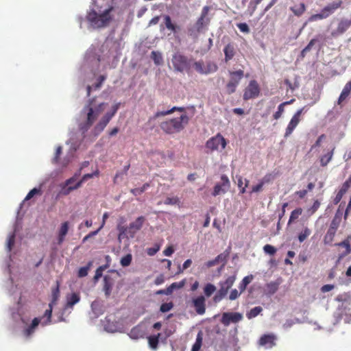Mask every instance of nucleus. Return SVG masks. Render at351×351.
<instances>
[{
	"label": "nucleus",
	"instance_id": "obj_35",
	"mask_svg": "<svg viewBox=\"0 0 351 351\" xmlns=\"http://www.w3.org/2000/svg\"><path fill=\"white\" fill-rule=\"evenodd\" d=\"M80 300L79 294L73 293L70 297L67 298L66 307L72 308Z\"/></svg>",
	"mask_w": 351,
	"mask_h": 351
},
{
	"label": "nucleus",
	"instance_id": "obj_16",
	"mask_svg": "<svg viewBox=\"0 0 351 351\" xmlns=\"http://www.w3.org/2000/svg\"><path fill=\"white\" fill-rule=\"evenodd\" d=\"M243 316L239 313H224L222 315L221 323L224 326H228L231 322L237 323L241 321Z\"/></svg>",
	"mask_w": 351,
	"mask_h": 351
},
{
	"label": "nucleus",
	"instance_id": "obj_31",
	"mask_svg": "<svg viewBox=\"0 0 351 351\" xmlns=\"http://www.w3.org/2000/svg\"><path fill=\"white\" fill-rule=\"evenodd\" d=\"M292 12L297 16H302L306 11V5L304 3L295 5L290 8Z\"/></svg>",
	"mask_w": 351,
	"mask_h": 351
},
{
	"label": "nucleus",
	"instance_id": "obj_36",
	"mask_svg": "<svg viewBox=\"0 0 351 351\" xmlns=\"http://www.w3.org/2000/svg\"><path fill=\"white\" fill-rule=\"evenodd\" d=\"M160 334L158 333L157 335H152L148 337V343L149 347L153 350H156L158 346L159 337Z\"/></svg>",
	"mask_w": 351,
	"mask_h": 351
},
{
	"label": "nucleus",
	"instance_id": "obj_47",
	"mask_svg": "<svg viewBox=\"0 0 351 351\" xmlns=\"http://www.w3.org/2000/svg\"><path fill=\"white\" fill-rule=\"evenodd\" d=\"M216 291V287L211 283H208L204 288V293L206 297H210Z\"/></svg>",
	"mask_w": 351,
	"mask_h": 351
},
{
	"label": "nucleus",
	"instance_id": "obj_54",
	"mask_svg": "<svg viewBox=\"0 0 351 351\" xmlns=\"http://www.w3.org/2000/svg\"><path fill=\"white\" fill-rule=\"evenodd\" d=\"M350 93L348 92L345 91L344 90H342L338 100H337V104L341 106V108L343 106V103L344 101L347 99V97L349 96Z\"/></svg>",
	"mask_w": 351,
	"mask_h": 351
},
{
	"label": "nucleus",
	"instance_id": "obj_53",
	"mask_svg": "<svg viewBox=\"0 0 351 351\" xmlns=\"http://www.w3.org/2000/svg\"><path fill=\"white\" fill-rule=\"evenodd\" d=\"M99 173V171L98 170H96L94 173H86V174H84L82 178H81L80 180L77 181V183H80V186L82 185V184L86 182L87 180L90 179V178H92L94 176H98Z\"/></svg>",
	"mask_w": 351,
	"mask_h": 351
},
{
	"label": "nucleus",
	"instance_id": "obj_10",
	"mask_svg": "<svg viewBox=\"0 0 351 351\" xmlns=\"http://www.w3.org/2000/svg\"><path fill=\"white\" fill-rule=\"evenodd\" d=\"M229 74L230 79L226 84V92L230 95L236 91L237 86L244 75V72L239 69L236 71H229Z\"/></svg>",
	"mask_w": 351,
	"mask_h": 351
},
{
	"label": "nucleus",
	"instance_id": "obj_57",
	"mask_svg": "<svg viewBox=\"0 0 351 351\" xmlns=\"http://www.w3.org/2000/svg\"><path fill=\"white\" fill-rule=\"evenodd\" d=\"M82 171V168H80L77 172L75 173V174L70 178L67 179L65 181L66 186H69L71 184V182H75L78 178V177L80 176Z\"/></svg>",
	"mask_w": 351,
	"mask_h": 351
},
{
	"label": "nucleus",
	"instance_id": "obj_20",
	"mask_svg": "<svg viewBox=\"0 0 351 351\" xmlns=\"http://www.w3.org/2000/svg\"><path fill=\"white\" fill-rule=\"evenodd\" d=\"M339 318L343 320L346 324H350L351 322V313L349 308L341 306L339 308Z\"/></svg>",
	"mask_w": 351,
	"mask_h": 351
},
{
	"label": "nucleus",
	"instance_id": "obj_5",
	"mask_svg": "<svg viewBox=\"0 0 351 351\" xmlns=\"http://www.w3.org/2000/svg\"><path fill=\"white\" fill-rule=\"evenodd\" d=\"M342 4L343 1L341 0H336L332 3H328L322 9L320 13L311 15L308 18V21L313 22L328 18L337 10L341 8Z\"/></svg>",
	"mask_w": 351,
	"mask_h": 351
},
{
	"label": "nucleus",
	"instance_id": "obj_59",
	"mask_svg": "<svg viewBox=\"0 0 351 351\" xmlns=\"http://www.w3.org/2000/svg\"><path fill=\"white\" fill-rule=\"evenodd\" d=\"M180 202V199L177 197H167L164 202L166 205H176Z\"/></svg>",
	"mask_w": 351,
	"mask_h": 351
},
{
	"label": "nucleus",
	"instance_id": "obj_49",
	"mask_svg": "<svg viewBox=\"0 0 351 351\" xmlns=\"http://www.w3.org/2000/svg\"><path fill=\"white\" fill-rule=\"evenodd\" d=\"M351 186V175L349 176V178L344 182V183L342 184L341 189L338 192H339L341 194L344 195L349 188Z\"/></svg>",
	"mask_w": 351,
	"mask_h": 351
},
{
	"label": "nucleus",
	"instance_id": "obj_44",
	"mask_svg": "<svg viewBox=\"0 0 351 351\" xmlns=\"http://www.w3.org/2000/svg\"><path fill=\"white\" fill-rule=\"evenodd\" d=\"M193 66L197 73L204 75L203 72L205 71L206 64H204V62L202 60L194 62Z\"/></svg>",
	"mask_w": 351,
	"mask_h": 351
},
{
	"label": "nucleus",
	"instance_id": "obj_8",
	"mask_svg": "<svg viewBox=\"0 0 351 351\" xmlns=\"http://www.w3.org/2000/svg\"><path fill=\"white\" fill-rule=\"evenodd\" d=\"M236 280L235 276H228L224 281L219 282L220 288L213 298L215 302H220L228 293Z\"/></svg>",
	"mask_w": 351,
	"mask_h": 351
},
{
	"label": "nucleus",
	"instance_id": "obj_17",
	"mask_svg": "<svg viewBox=\"0 0 351 351\" xmlns=\"http://www.w3.org/2000/svg\"><path fill=\"white\" fill-rule=\"evenodd\" d=\"M351 25V21L347 19H341L338 23L337 28L331 32L333 37L343 34Z\"/></svg>",
	"mask_w": 351,
	"mask_h": 351
},
{
	"label": "nucleus",
	"instance_id": "obj_51",
	"mask_svg": "<svg viewBox=\"0 0 351 351\" xmlns=\"http://www.w3.org/2000/svg\"><path fill=\"white\" fill-rule=\"evenodd\" d=\"M149 186V184L148 183H145L140 188H136V189H131L130 192L134 195H141V193H143Z\"/></svg>",
	"mask_w": 351,
	"mask_h": 351
},
{
	"label": "nucleus",
	"instance_id": "obj_50",
	"mask_svg": "<svg viewBox=\"0 0 351 351\" xmlns=\"http://www.w3.org/2000/svg\"><path fill=\"white\" fill-rule=\"evenodd\" d=\"M53 306L52 304H49V308L45 311L44 316L47 317V320L43 323V325H47L51 322Z\"/></svg>",
	"mask_w": 351,
	"mask_h": 351
},
{
	"label": "nucleus",
	"instance_id": "obj_11",
	"mask_svg": "<svg viewBox=\"0 0 351 351\" xmlns=\"http://www.w3.org/2000/svg\"><path fill=\"white\" fill-rule=\"evenodd\" d=\"M226 145V140L221 134L218 133L217 135L207 141L206 147L210 150L214 151L219 149V147H221V149H223Z\"/></svg>",
	"mask_w": 351,
	"mask_h": 351
},
{
	"label": "nucleus",
	"instance_id": "obj_43",
	"mask_svg": "<svg viewBox=\"0 0 351 351\" xmlns=\"http://www.w3.org/2000/svg\"><path fill=\"white\" fill-rule=\"evenodd\" d=\"M202 344V333L199 332L195 343L193 345L191 351H199Z\"/></svg>",
	"mask_w": 351,
	"mask_h": 351
},
{
	"label": "nucleus",
	"instance_id": "obj_41",
	"mask_svg": "<svg viewBox=\"0 0 351 351\" xmlns=\"http://www.w3.org/2000/svg\"><path fill=\"white\" fill-rule=\"evenodd\" d=\"M311 234V230L305 227L298 234V240L300 243L304 242Z\"/></svg>",
	"mask_w": 351,
	"mask_h": 351
},
{
	"label": "nucleus",
	"instance_id": "obj_29",
	"mask_svg": "<svg viewBox=\"0 0 351 351\" xmlns=\"http://www.w3.org/2000/svg\"><path fill=\"white\" fill-rule=\"evenodd\" d=\"M335 149V147H333L330 151L320 158V165L322 167H326L331 161L333 157Z\"/></svg>",
	"mask_w": 351,
	"mask_h": 351
},
{
	"label": "nucleus",
	"instance_id": "obj_26",
	"mask_svg": "<svg viewBox=\"0 0 351 351\" xmlns=\"http://www.w3.org/2000/svg\"><path fill=\"white\" fill-rule=\"evenodd\" d=\"M69 230V222L65 221L61 224L58 232V243L61 244L64 240L65 236L67 234Z\"/></svg>",
	"mask_w": 351,
	"mask_h": 351
},
{
	"label": "nucleus",
	"instance_id": "obj_7",
	"mask_svg": "<svg viewBox=\"0 0 351 351\" xmlns=\"http://www.w3.org/2000/svg\"><path fill=\"white\" fill-rule=\"evenodd\" d=\"M171 61L176 71L179 72H189L192 59H189L186 56L180 53H176L173 56Z\"/></svg>",
	"mask_w": 351,
	"mask_h": 351
},
{
	"label": "nucleus",
	"instance_id": "obj_25",
	"mask_svg": "<svg viewBox=\"0 0 351 351\" xmlns=\"http://www.w3.org/2000/svg\"><path fill=\"white\" fill-rule=\"evenodd\" d=\"M335 245L343 247L345 248V251L341 254H339V259H341L351 253V246L350 244V241L348 239H346L340 243H336Z\"/></svg>",
	"mask_w": 351,
	"mask_h": 351
},
{
	"label": "nucleus",
	"instance_id": "obj_61",
	"mask_svg": "<svg viewBox=\"0 0 351 351\" xmlns=\"http://www.w3.org/2000/svg\"><path fill=\"white\" fill-rule=\"evenodd\" d=\"M15 241V234L13 233L9 236L8 239L7 247L9 252L12 250V248L14 244Z\"/></svg>",
	"mask_w": 351,
	"mask_h": 351
},
{
	"label": "nucleus",
	"instance_id": "obj_27",
	"mask_svg": "<svg viewBox=\"0 0 351 351\" xmlns=\"http://www.w3.org/2000/svg\"><path fill=\"white\" fill-rule=\"evenodd\" d=\"M176 111L184 112L185 111V108L174 106V107L171 108L170 110H168L158 111L154 114V117L155 118H158V117H164V116L172 114L173 112H174Z\"/></svg>",
	"mask_w": 351,
	"mask_h": 351
},
{
	"label": "nucleus",
	"instance_id": "obj_37",
	"mask_svg": "<svg viewBox=\"0 0 351 351\" xmlns=\"http://www.w3.org/2000/svg\"><path fill=\"white\" fill-rule=\"evenodd\" d=\"M52 299L49 304H52V305L56 304V302L60 296V284L59 282H56V287L52 289L51 291Z\"/></svg>",
	"mask_w": 351,
	"mask_h": 351
},
{
	"label": "nucleus",
	"instance_id": "obj_22",
	"mask_svg": "<svg viewBox=\"0 0 351 351\" xmlns=\"http://www.w3.org/2000/svg\"><path fill=\"white\" fill-rule=\"evenodd\" d=\"M40 322V319L38 317H35L32 320V324L23 330V335L26 338L30 337V336L34 332L35 329L38 326Z\"/></svg>",
	"mask_w": 351,
	"mask_h": 351
},
{
	"label": "nucleus",
	"instance_id": "obj_14",
	"mask_svg": "<svg viewBox=\"0 0 351 351\" xmlns=\"http://www.w3.org/2000/svg\"><path fill=\"white\" fill-rule=\"evenodd\" d=\"M230 187V181L226 175L221 176V182L215 184L212 195L217 196L221 193H225Z\"/></svg>",
	"mask_w": 351,
	"mask_h": 351
},
{
	"label": "nucleus",
	"instance_id": "obj_42",
	"mask_svg": "<svg viewBox=\"0 0 351 351\" xmlns=\"http://www.w3.org/2000/svg\"><path fill=\"white\" fill-rule=\"evenodd\" d=\"M165 24L166 27L173 32H176L177 29H179L178 26L172 23L171 17L169 15L165 16Z\"/></svg>",
	"mask_w": 351,
	"mask_h": 351
},
{
	"label": "nucleus",
	"instance_id": "obj_40",
	"mask_svg": "<svg viewBox=\"0 0 351 351\" xmlns=\"http://www.w3.org/2000/svg\"><path fill=\"white\" fill-rule=\"evenodd\" d=\"M263 311V308L260 306H256L252 308L249 312L246 313V317L250 319L254 317H256Z\"/></svg>",
	"mask_w": 351,
	"mask_h": 351
},
{
	"label": "nucleus",
	"instance_id": "obj_64",
	"mask_svg": "<svg viewBox=\"0 0 351 351\" xmlns=\"http://www.w3.org/2000/svg\"><path fill=\"white\" fill-rule=\"evenodd\" d=\"M106 79V77L105 75H100L97 79V82L95 83V84L93 86L94 89L97 90L101 88L103 82Z\"/></svg>",
	"mask_w": 351,
	"mask_h": 351
},
{
	"label": "nucleus",
	"instance_id": "obj_2",
	"mask_svg": "<svg viewBox=\"0 0 351 351\" xmlns=\"http://www.w3.org/2000/svg\"><path fill=\"white\" fill-rule=\"evenodd\" d=\"M189 122V117L186 113L179 117L167 119L160 123V129L167 134H173L182 131Z\"/></svg>",
	"mask_w": 351,
	"mask_h": 351
},
{
	"label": "nucleus",
	"instance_id": "obj_52",
	"mask_svg": "<svg viewBox=\"0 0 351 351\" xmlns=\"http://www.w3.org/2000/svg\"><path fill=\"white\" fill-rule=\"evenodd\" d=\"M132 260V254H128L127 255H125V256L121 258L120 263L123 267H128L131 264Z\"/></svg>",
	"mask_w": 351,
	"mask_h": 351
},
{
	"label": "nucleus",
	"instance_id": "obj_19",
	"mask_svg": "<svg viewBox=\"0 0 351 351\" xmlns=\"http://www.w3.org/2000/svg\"><path fill=\"white\" fill-rule=\"evenodd\" d=\"M276 337L273 334L263 335L259 339V344L267 348H272L275 345Z\"/></svg>",
	"mask_w": 351,
	"mask_h": 351
},
{
	"label": "nucleus",
	"instance_id": "obj_18",
	"mask_svg": "<svg viewBox=\"0 0 351 351\" xmlns=\"http://www.w3.org/2000/svg\"><path fill=\"white\" fill-rule=\"evenodd\" d=\"M223 53L225 62H229L236 54V45L234 43H229L224 47Z\"/></svg>",
	"mask_w": 351,
	"mask_h": 351
},
{
	"label": "nucleus",
	"instance_id": "obj_56",
	"mask_svg": "<svg viewBox=\"0 0 351 351\" xmlns=\"http://www.w3.org/2000/svg\"><path fill=\"white\" fill-rule=\"evenodd\" d=\"M173 307V303L172 302L163 303L160 307V311L162 313H167L171 311Z\"/></svg>",
	"mask_w": 351,
	"mask_h": 351
},
{
	"label": "nucleus",
	"instance_id": "obj_58",
	"mask_svg": "<svg viewBox=\"0 0 351 351\" xmlns=\"http://www.w3.org/2000/svg\"><path fill=\"white\" fill-rule=\"evenodd\" d=\"M37 194H41V191L40 189H37V188H34L33 189H32L28 193L27 195H26L25 198V201H27V200H29L30 199H32L35 195H37Z\"/></svg>",
	"mask_w": 351,
	"mask_h": 351
},
{
	"label": "nucleus",
	"instance_id": "obj_34",
	"mask_svg": "<svg viewBox=\"0 0 351 351\" xmlns=\"http://www.w3.org/2000/svg\"><path fill=\"white\" fill-rule=\"evenodd\" d=\"M302 211L303 210L302 208H297L295 210H293L290 215L288 225L291 224L295 220H297L299 218V217L302 214Z\"/></svg>",
	"mask_w": 351,
	"mask_h": 351
},
{
	"label": "nucleus",
	"instance_id": "obj_60",
	"mask_svg": "<svg viewBox=\"0 0 351 351\" xmlns=\"http://www.w3.org/2000/svg\"><path fill=\"white\" fill-rule=\"evenodd\" d=\"M263 250L266 254L269 255H274L276 252V249L269 244H267L263 247Z\"/></svg>",
	"mask_w": 351,
	"mask_h": 351
},
{
	"label": "nucleus",
	"instance_id": "obj_46",
	"mask_svg": "<svg viewBox=\"0 0 351 351\" xmlns=\"http://www.w3.org/2000/svg\"><path fill=\"white\" fill-rule=\"evenodd\" d=\"M92 265V262H89L88 265L85 267H82L79 269L77 276L79 278H83L88 275V271Z\"/></svg>",
	"mask_w": 351,
	"mask_h": 351
},
{
	"label": "nucleus",
	"instance_id": "obj_48",
	"mask_svg": "<svg viewBox=\"0 0 351 351\" xmlns=\"http://www.w3.org/2000/svg\"><path fill=\"white\" fill-rule=\"evenodd\" d=\"M280 282H271L267 285V289L270 294L275 293L279 287Z\"/></svg>",
	"mask_w": 351,
	"mask_h": 351
},
{
	"label": "nucleus",
	"instance_id": "obj_1",
	"mask_svg": "<svg viewBox=\"0 0 351 351\" xmlns=\"http://www.w3.org/2000/svg\"><path fill=\"white\" fill-rule=\"evenodd\" d=\"M107 104L104 102L97 103L96 97L89 99L82 110V114H86L85 123L80 125V130L83 132H87L97 120L99 115L104 110Z\"/></svg>",
	"mask_w": 351,
	"mask_h": 351
},
{
	"label": "nucleus",
	"instance_id": "obj_33",
	"mask_svg": "<svg viewBox=\"0 0 351 351\" xmlns=\"http://www.w3.org/2000/svg\"><path fill=\"white\" fill-rule=\"evenodd\" d=\"M80 187V183H75L73 186H66L65 182L64 183L63 186L62 187L61 193L64 195H68L70 194L71 192H72L74 190H76Z\"/></svg>",
	"mask_w": 351,
	"mask_h": 351
},
{
	"label": "nucleus",
	"instance_id": "obj_3",
	"mask_svg": "<svg viewBox=\"0 0 351 351\" xmlns=\"http://www.w3.org/2000/svg\"><path fill=\"white\" fill-rule=\"evenodd\" d=\"M145 221V217L140 216L137 217L135 221L130 223L128 227L119 226L117 229L119 230L118 240L119 242L124 239L134 238L136 233L142 228Z\"/></svg>",
	"mask_w": 351,
	"mask_h": 351
},
{
	"label": "nucleus",
	"instance_id": "obj_55",
	"mask_svg": "<svg viewBox=\"0 0 351 351\" xmlns=\"http://www.w3.org/2000/svg\"><path fill=\"white\" fill-rule=\"evenodd\" d=\"M262 0H251L249 4V10H250V14L252 16L256 10L257 5Z\"/></svg>",
	"mask_w": 351,
	"mask_h": 351
},
{
	"label": "nucleus",
	"instance_id": "obj_12",
	"mask_svg": "<svg viewBox=\"0 0 351 351\" xmlns=\"http://www.w3.org/2000/svg\"><path fill=\"white\" fill-rule=\"evenodd\" d=\"M260 87L258 82L252 80L250 82L245 88L243 93V99L247 101L253 98H256L259 95Z\"/></svg>",
	"mask_w": 351,
	"mask_h": 351
},
{
	"label": "nucleus",
	"instance_id": "obj_28",
	"mask_svg": "<svg viewBox=\"0 0 351 351\" xmlns=\"http://www.w3.org/2000/svg\"><path fill=\"white\" fill-rule=\"evenodd\" d=\"M336 232V230L328 228L326 234L324 237V243L325 245H330L334 240Z\"/></svg>",
	"mask_w": 351,
	"mask_h": 351
},
{
	"label": "nucleus",
	"instance_id": "obj_23",
	"mask_svg": "<svg viewBox=\"0 0 351 351\" xmlns=\"http://www.w3.org/2000/svg\"><path fill=\"white\" fill-rule=\"evenodd\" d=\"M128 335L131 339H138L144 337L145 330L141 326H136L131 329Z\"/></svg>",
	"mask_w": 351,
	"mask_h": 351
},
{
	"label": "nucleus",
	"instance_id": "obj_30",
	"mask_svg": "<svg viewBox=\"0 0 351 351\" xmlns=\"http://www.w3.org/2000/svg\"><path fill=\"white\" fill-rule=\"evenodd\" d=\"M294 101L295 99H292L290 101H285L280 104L278 107V110L273 115L274 119L277 120L280 118L285 111V106L292 104Z\"/></svg>",
	"mask_w": 351,
	"mask_h": 351
},
{
	"label": "nucleus",
	"instance_id": "obj_62",
	"mask_svg": "<svg viewBox=\"0 0 351 351\" xmlns=\"http://www.w3.org/2000/svg\"><path fill=\"white\" fill-rule=\"evenodd\" d=\"M237 27L239 30L243 33L248 34L250 32V27L245 23H240L237 24Z\"/></svg>",
	"mask_w": 351,
	"mask_h": 351
},
{
	"label": "nucleus",
	"instance_id": "obj_32",
	"mask_svg": "<svg viewBox=\"0 0 351 351\" xmlns=\"http://www.w3.org/2000/svg\"><path fill=\"white\" fill-rule=\"evenodd\" d=\"M218 66L217 64L213 61H207L206 62L205 66V71H204V75H208L212 73H215L217 71Z\"/></svg>",
	"mask_w": 351,
	"mask_h": 351
},
{
	"label": "nucleus",
	"instance_id": "obj_9",
	"mask_svg": "<svg viewBox=\"0 0 351 351\" xmlns=\"http://www.w3.org/2000/svg\"><path fill=\"white\" fill-rule=\"evenodd\" d=\"M119 108V104H114L111 111L107 112L100 119V121L97 123V125L94 128V133L95 134H100L108 124L112 118L117 113L118 109Z\"/></svg>",
	"mask_w": 351,
	"mask_h": 351
},
{
	"label": "nucleus",
	"instance_id": "obj_24",
	"mask_svg": "<svg viewBox=\"0 0 351 351\" xmlns=\"http://www.w3.org/2000/svg\"><path fill=\"white\" fill-rule=\"evenodd\" d=\"M342 215H343L342 211H341L339 209H338L336 211L335 216L330 222L329 228L337 230V229L339 228V227L340 226L341 221Z\"/></svg>",
	"mask_w": 351,
	"mask_h": 351
},
{
	"label": "nucleus",
	"instance_id": "obj_6",
	"mask_svg": "<svg viewBox=\"0 0 351 351\" xmlns=\"http://www.w3.org/2000/svg\"><path fill=\"white\" fill-rule=\"evenodd\" d=\"M210 7L204 6L202 8L201 15L197 20L195 24L193 27H190L188 29V34L191 36L196 37L197 34L201 32L204 27L208 24L210 19L208 18V12Z\"/></svg>",
	"mask_w": 351,
	"mask_h": 351
},
{
	"label": "nucleus",
	"instance_id": "obj_4",
	"mask_svg": "<svg viewBox=\"0 0 351 351\" xmlns=\"http://www.w3.org/2000/svg\"><path fill=\"white\" fill-rule=\"evenodd\" d=\"M112 8L106 9L102 13L98 14L94 9H91L86 15V19L94 28L105 27L111 20L110 13Z\"/></svg>",
	"mask_w": 351,
	"mask_h": 351
},
{
	"label": "nucleus",
	"instance_id": "obj_15",
	"mask_svg": "<svg viewBox=\"0 0 351 351\" xmlns=\"http://www.w3.org/2000/svg\"><path fill=\"white\" fill-rule=\"evenodd\" d=\"M303 108L298 110L292 117L289 121L285 133V137L287 138L291 134L295 128L300 121V116L302 113Z\"/></svg>",
	"mask_w": 351,
	"mask_h": 351
},
{
	"label": "nucleus",
	"instance_id": "obj_63",
	"mask_svg": "<svg viewBox=\"0 0 351 351\" xmlns=\"http://www.w3.org/2000/svg\"><path fill=\"white\" fill-rule=\"evenodd\" d=\"M320 204H320V202L318 200H315L313 202V206L308 210V212L311 215L314 214L318 210V208H319Z\"/></svg>",
	"mask_w": 351,
	"mask_h": 351
},
{
	"label": "nucleus",
	"instance_id": "obj_21",
	"mask_svg": "<svg viewBox=\"0 0 351 351\" xmlns=\"http://www.w3.org/2000/svg\"><path fill=\"white\" fill-rule=\"evenodd\" d=\"M113 285H114V281H113L112 278L109 276H105L104 278L103 290L105 293V295L107 298L110 295Z\"/></svg>",
	"mask_w": 351,
	"mask_h": 351
},
{
	"label": "nucleus",
	"instance_id": "obj_38",
	"mask_svg": "<svg viewBox=\"0 0 351 351\" xmlns=\"http://www.w3.org/2000/svg\"><path fill=\"white\" fill-rule=\"evenodd\" d=\"M252 279H253L252 275L247 276L243 278V279L239 283V289L240 293H243L245 290L247 286L252 282Z\"/></svg>",
	"mask_w": 351,
	"mask_h": 351
},
{
	"label": "nucleus",
	"instance_id": "obj_45",
	"mask_svg": "<svg viewBox=\"0 0 351 351\" xmlns=\"http://www.w3.org/2000/svg\"><path fill=\"white\" fill-rule=\"evenodd\" d=\"M151 58L156 65H160L162 63V56L158 51H152Z\"/></svg>",
	"mask_w": 351,
	"mask_h": 351
},
{
	"label": "nucleus",
	"instance_id": "obj_39",
	"mask_svg": "<svg viewBox=\"0 0 351 351\" xmlns=\"http://www.w3.org/2000/svg\"><path fill=\"white\" fill-rule=\"evenodd\" d=\"M249 180L247 179H243L241 176L238 178V183L237 185L240 189V193L243 194L245 193V189L247 187L249 184Z\"/></svg>",
	"mask_w": 351,
	"mask_h": 351
},
{
	"label": "nucleus",
	"instance_id": "obj_13",
	"mask_svg": "<svg viewBox=\"0 0 351 351\" xmlns=\"http://www.w3.org/2000/svg\"><path fill=\"white\" fill-rule=\"evenodd\" d=\"M191 306L194 308L198 315H204L206 312V299L204 295H199L192 298Z\"/></svg>",
	"mask_w": 351,
	"mask_h": 351
}]
</instances>
